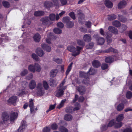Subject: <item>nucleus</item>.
Listing matches in <instances>:
<instances>
[{"label":"nucleus","instance_id":"b1692460","mask_svg":"<svg viewBox=\"0 0 132 132\" xmlns=\"http://www.w3.org/2000/svg\"><path fill=\"white\" fill-rule=\"evenodd\" d=\"M93 66L95 68H98L101 65V64L98 60H94L92 63Z\"/></svg>","mask_w":132,"mask_h":132},{"label":"nucleus","instance_id":"7ed1b4c3","mask_svg":"<svg viewBox=\"0 0 132 132\" xmlns=\"http://www.w3.org/2000/svg\"><path fill=\"white\" fill-rule=\"evenodd\" d=\"M28 69L29 71L34 73L36 71L38 72H40L41 70L40 65L37 63H35L34 65L33 64L29 65Z\"/></svg>","mask_w":132,"mask_h":132},{"label":"nucleus","instance_id":"a878e982","mask_svg":"<svg viewBox=\"0 0 132 132\" xmlns=\"http://www.w3.org/2000/svg\"><path fill=\"white\" fill-rule=\"evenodd\" d=\"M72 116L69 114H66L64 117V119L67 121H71L72 119Z\"/></svg>","mask_w":132,"mask_h":132},{"label":"nucleus","instance_id":"2eb2a0df","mask_svg":"<svg viewBox=\"0 0 132 132\" xmlns=\"http://www.w3.org/2000/svg\"><path fill=\"white\" fill-rule=\"evenodd\" d=\"M126 5V2L125 1H122L118 4V7L119 9H121L124 7Z\"/></svg>","mask_w":132,"mask_h":132},{"label":"nucleus","instance_id":"338daca9","mask_svg":"<svg viewBox=\"0 0 132 132\" xmlns=\"http://www.w3.org/2000/svg\"><path fill=\"white\" fill-rule=\"evenodd\" d=\"M60 1L62 5H66L67 3V0H60Z\"/></svg>","mask_w":132,"mask_h":132},{"label":"nucleus","instance_id":"a211bd4d","mask_svg":"<svg viewBox=\"0 0 132 132\" xmlns=\"http://www.w3.org/2000/svg\"><path fill=\"white\" fill-rule=\"evenodd\" d=\"M104 52L106 53L113 52L115 53H118V51L116 49L111 47L108 49L105 50L104 51Z\"/></svg>","mask_w":132,"mask_h":132},{"label":"nucleus","instance_id":"20e7f679","mask_svg":"<svg viewBox=\"0 0 132 132\" xmlns=\"http://www.w3.org/2000/svg\"><path fill=\"white\" fill-rule=\"evenodd\" d=\"M80 76L81 77H83L84 79L83 80L82 83L88 85L89 83V79L88 78V74L85 73L84 72H80Z\"/></svg>","mask_w":132,"mask_h":132},{"label":"nucleus","instance_id":"4d7b16f0","mask_svg":"<svg viewBox=\"0 0 132 132\" xmlns=\"http://www.w3.org/2000/svg\"><path fill=\"white\" fill-rule=\"evenodd\" d=\"M54 61L57 63H61L62 62V60L59 58H54Z\"/></svg>","mask_w":132,"mask_h":132},{"label":"nucleus","instance_id":"680f3d73","mask_svg":"<svg viewBox=\"0 0 132 132\" xmlns=\"http://www.w3.org/2000/svg\"><path fill=\"white\" fill-rule=\"evenodd\" d=\"M51 127L52 129H56L57 128V126L56 124L53 123L51 125Z\"/></svg>","mask_w":132,"mask_h":132},{"label":"nucleus","instance_id":"09e8293b","mask_svg":"<svg viewBox=\"0 0 132 132\" xmlns=\"http://www.w3.org/2000/svg\"><path fill=\"white\" fill-rule=\"evenodd\" d=\"M72 64H73V63H71L68 66V68L67 69V70L66 72V74L67 75L68 74L69 72L71 70V69L72 65Z\"/></svg>","mask_w":132,"mask_h":132},{"label":"nucleus","instance_id":"603ef678","mask_svg":"<svg viewBox=\"0 0 132 132\" xmlns=\"http://www.w3.org/2000/svg\"><path fill=\"white\" fill-rule=\"evenodd\" d=\"M122 125V122H118L117 123H115L114 127L115 128H119L121 127Z\"/></svg>","mask_w":132,"mask_h":132},{"label":"nucleus","instance_id":"72a5a7b5","mask_svg":"<svg viewBox=\"0 0 132 132\" xmlns=\"http://www.w3.org/2000/svg\"><path fill=\"white\" fill-rule=\"evenodd\" d=\"M118 19L121 22H125L127 21V19L125 17H123L122 15L119 14L118 15Z\"/></svg>","mask_w":132,"mask_h":132},{"label":"nucleus","instance_id":"ddd939ff","mask_svg":"<svg viewBox=\"0 0 132 132\" xmlns=\"http://www.w3.org/2000/svg\"><path fill=\"white\" fill-rule=\"evenodd\" d=\"M83 38L84 40L87 43L91 41L92 40L91 36L89 34H86L84 35Z\"/></svg>","mask_w":132,"mask_h":132},{"label":"nucleus","instance_id":"bf43d9fd","mask_svg":"<svg viewBox=\"0 0 132 132\" xmlns=\"http://www.w3.org/2000/svg\"><path fill=\"white\" fill-rule=\"evenodd\" d=\"M57 26L61 28H62L64 27V25L63 23L61 22H59L57 24Z\"/></svg>","mask_w":132,"mask_h":132},{"label":"nucleus","instance_id":"dca6fc26","mask_svg":"<svg viewBox=\"0 0 132 132\" xmlns=\"http://www.w3.org/2000/svg\"><path fill=\"white\" fill-rule=\"evenodd\" d=\"M36 52L37 55L40 57H42L44 54V52L43 50L41 48H39L37 49Z\"/></svg>","mask_w":132,"mask_h":132},{"label":"nucleus","instance_id":"49530a36","mask_svg":"<svg viewBox=\"0 0 132 132\" xmlns=\"http://www.w3.org/2000/svg\"><path fill=\"white\" fill-rule=\"evenodd\" d=\"M59 130L61 132H68V130L67 129L63 126H61L59 128Z\"/></svg>","mask_w":132,"mask_h":132},{"label":"nucleus","instance_id":"c85d7f7f","mask_svg":"<svg viewBox=\"0 0 132 132\" xmlns=\"http://www.w3.org/2000/svg\"><path fill=\"white\" fill-rule=\"evenodd\" d=\"M53 4L52 2L47 1L44 4V6L47 8H50L52 6Z\"/></svg>","mask_w":132,"mask_h":132},{"label":"nucleus","instance_id":"8fccbe9b","mask_svg":"<svg viewBox=\"0 0 132 132\" xmlns=\"http://www.w3.org/2000/svg\"><path fill=\"white\" fill-rule=\"evenodd\" d=\"M43 86L45 89L47 90L48 88V85L47 82L45 81H44L43 82Z\"/></svg>","mask_w":132,"mask_h":132},{"label":"nucleus","instance_id":"f8f14e48","mask_svg":"<svg viewBox=\"0 0 132 132\" xmlns=\"http://www.w3.org/2000/svg\"><path fill=\"white\" fill-rule=\"evenodd\" d=\"M77 15H79V19H83L84 18V15L82 12V11L79 9H76L74 10Z\"/></svg>","mask_w":132,"mask_h":132},{"label":"nucleus","instance_id":"f03ea898","mask_svg":"<svg viewBox=\"0 0 132 132\" xmlns=\"http://www.w3.org/2000/svg\"><path fill=\"white\" fill-rule=\"evenodd\" d=\"M82 48L78 46H77L76 48L73 46H71L68 47V50L71 52H72V55L74 56H76L78 55L80 53V51Z\"/></svg>","mask_w":132,"mask_h":132},{"label":"nucleus","instance_id":"0eeeda50","mask_svg":"<svg viewBox=\"0 0 132 132\" xmlns=\"http://www.w3.org/2000/svg\"><path fill=\"white\" fill-rule=\"evenodd\" d=\"M40 20L43 24L45 25H49L52 23V22L50 20L48 17L47 16L42 18Z\"/></svg>","mask_w":132,"mask_h":132},{"label":"nucleus","instance_id":"39448f33","mask_svg":"<svg viewBox=\"0 0 132 132\" xmlns=\"http://www.w3.org/2000/svg\"><path fill=\"white\" fill-rule=\"evenodd\" d=\"M66 86H64L62 89L61 88H57V89L56 91L55 96L57 97H61L64 94V91L63 90L66 88Z\"/></svg>","mask_w":132,"mask_h":132},{"label":"nucleus","instance_id":"f257e3e1","mask_svg":"<svg viewBox=\"0 0 132 132\" xmlns=\"http://www.w3.org/2000/svg\"><path fill=\"white\" fill-rule=\"evenodd\" d=\"M17 114L16 113L12 112L10 114L6 112H3L1 115V119L3 123H5L9 121H13L17 118Z\"/></svg>","mask_w":132,"mask_h":132},{"label":"nucleus","instance_id":"aec40b11","mask_svg":"<svg viewBox=\"0 0 132 132\" xmlns=\"http://www.w3.org/2000/svg\"><path fill=\"white\" fill-rule=\"evenodd\" d=\"M108 30L110 31L115 34H117L118 33L117 29L113 26H109L108 28Z\"/></svg>","mask_w":132,"mask_h":132},{"label":"nucleus","instance_id":"69168bd1","mask_svg":"<svg viewBox=\"0 0 132 132\" xmlns=\"http://www.w3.org/2000/svg\"><path fill=\"white\" fill-rule=\"evenodd\" d=\"M70 16L73 20H75L76 19L75 14L74 12H72L69 13Z\"/></svg>","mask_w":132,"mask_h":132},{"label":"nucleus","instance_id":"4468645a","mask_svg":"<svg viewBox=\"0 0 132 132\" xmlns=\"http://www.w3.org/2000/svg\"><path fill=\"white\" fill-rule=\"evenodd\" d=\"M49 85L52 87L56 86L58 83L56 80L53 78H50L48 81Z\"/></svg>","mask_w":132,"mask_h":132},{"label":"nucleus","instance_id":"7c9ffc66","mask_svg":"<svg viewBox=\"0 0 132 132\" xmlns=\"http://www.w3.org/2000/svg\"><path fill=\"white\" fill-rule=\"evenodd\" d=\"M105 61L107 63H111L114 61L113 58L111 56H109L105 59Z\"/></svg>","mask_w":132,"mask_h":132},{"label":"nucleus","instance_id":"774afa93","mask_svg":"<svg viewBox=\"0 0 132 132\" xmlns=\"http://www.w3.org/2000/svg\"><path fill=\"white\" fill-rule=\"evenodd\" d=\"M84 97L83 96H81L79 97L78 99L79 101V102H82L84 100Z\"/></svg>","mask_w":132,"mask_h":132},{"label":"nucleus","instance_id":"1a4fd4ad","mask_svg":"<svg viewBox=\"0 0 132 132\" xmlns=\"http://www.w3.org/2000/svg\"><path fill=\"white\" fill-rule=\"evenodd\" d=\"M17 98L16 96H13L9 98L7 101V102L9 104H12L15 105Z\"/></svg>","mask_w":132,"mask_h":132},{"label":"nucleus","instance_id":"4c0bfd02","mask_svg":"<svg viewBox=\"0 0 132 132\" xmlns=\"http://www.w3.org/2000/svg\"><path fill=\"white\" fill-rule=\"evenodd\" d=\"M77 43L78 45L82 46H84L85 45V43L82 40H78Z\"/></svg>","mask_w":132,"mask_h":132},{"label":"nucleus","instance_id":"393cba45","mask_svg":"<svg viewBox=\"0 0 132 132\" xmlns=\"http://www.w3.org/2000/svg\"><path fill=\"white\" fill-rule=\"evenodd\" d=\"M104 4L105 5L109 8H111L112 7L113 4L109 0H106L105 1Z\"/></svg>","mask_w":132,"mask_h":132},{"label":"nucleus","instance_id":"c03bdc74","mask_svg":"<svg viewBox=\"0 0 132 132\" xmlns=\"http://www.w3.org/2000/svg\"><path fill=\"white\" fill-rule=\"evenodd\" d=\"M70 18L69 17H64L63 18L62 21L63 22L67 24L70 21Z\"/></svg>","mask_w":132,"mask_h":132},{"label":"nucleus","instance_id":"3c124183","mask_svg":"<svg viewBox=\"0 0 132 132\" xmlns=\"http://www.w3.org/2000/svg\"><path fill=\"white\" fill-rule=\"evenodd\" d=\"M96 72L97 71L95 70L90 68L88 72L90 75H93L96 73Z\"/></svg>","mask_w":132,"mask_h":132},{"label":"nucleus","instance_id":"423d86ee","mask_svg":"<svg viewBox=\"0 0 132 132\" xmlns=\"http://www.w3.org/2000/svg\"><path fill=\"white\" fill-rule=\"evenodd\" d=\"M37 93L40 96H42L44 94V89L43 87L42 84L39 83L37 85Z\"/></svg>","mask_w":132,"mask_h":132},{"label":"nucleus","instance_id":"5fc2aeb1","mask_svg":"<svg viewBox=\"0 0 132 132\" xmlns=\"http://www.w3.org/2000/svg\"><path fill=\"white\" fill-rule=\"evenodd\" d=\"M115 123L116 122L114 120H111L109 123L108 126L109 127H111L113 125L115 126Z\"/></svg>","mask_w":132,"mask_h":132},{"label":"nucleus","instance_id":"79ce46f5","mask_svg":"<svg viewBox=\"0 0 132 132\" xmlns=\"http://www.w3.org/2000/svg\"><path fill=\"white\" fill-rule=\"evenodd\" d=\"M66 101V100L65 99L62 100L60 104L57 106V108L60 109L64 105V103Z\"/></svg>","mask_w":132,"mask_h":132},{"label":"nucleus","instance_id":"f704fd0d","mask_svg":"<svg viewBox=\"0 0 132 132\" xmlns=\"http://www.w3.org/2000/svg\"><path fill=\"white\" fill-rule=\"evenodd\" d=\"M126 95L127 99H130L132 97V92L130 91H128L127 92Z\"/></svg>","mask_w":132,"mask_h":132},{"label":"nucleus","instance_id":"5701e85b","mask_svg":"<svg viewBox=\"0 0 132 132\" xmlns=\"http://www.w3.org/2000/svg\"><path fill=\"white\" fill-rule=\"evenodd\" d=\"M42 46L43 49L47 52H50L51 50V47L46 44H43L42 45Z\"/></svg>","mask_w":132,"mask_h":132},{"label":"nucleus","instance_id":"a19ab883","mask_svg":"<svg viewBox=\"0 0 132 132\" xmlns=\"http://www.w3.org/2000/svg\"><path fill=\"white\" fill-rule=\"evenodd\" d=\"M66 25L67 28H71L74 26V23L70 21L66 24Z\"/></svg>","mask_w":132,"mask_h":132},{"label":"nucleus","instance_id":"412c9836","mask_svg":"<svg viewBox=\"0 0 132 132\" xmlns=\"http://www.w3.org/2000/svg\"><path fill=\"white\" fill-rule=\"evenodd\" d=\"M29 106L30 108L31 113H32L34 111V106L32 100H31L29 101Z\"/></svg>","mask_w":132,"mask_h":132},{"label":"nucleus","instance_id":"6e6552de","mask_svg":"<svg viewBox=\"0 0 132 132\" xmlns=\"http://www.w3.org/2000/svg\"><path fill=\"white\" fill-rule=\"evenodd\" d=\"M96 40H97V44L99 45H102L104 43L105 40L102 37H99L98 35L97 34L94 35L93 36Z\"/></svg>","mask_w":132,"mask_h":132},{"label":"nucleus","instance_id":"e433bc0d","mask_svg":"<svg viewBox=\"0 0 132 132\" xmlns=\"http://www.w3.org/2000/svg\"><path fill=\"white\" fill-rule=\"evenodd\" d=\"M54 32L56 34H61L62 31L61 29L58 28H55L53 29Z\"/></svg>","mask_w":132,"mask_h":132},{"label":"nucleus","instance_id":"bb28decb","mask_svg":"<svg viewBox=\"0 0 132 132\" xmlns=\"http://www.w3.org/2000/svg\"><path fill=\"white\" fill-rule=\"evenodd\" d=\"M41 38L40 35L38 34H36L34 36V39L35 42H39Z\"/></svg>","mask_w":132,"mask_h":132},{"label":"nucleus","instance_id":"9b49d317","mask_svg":"<svg viewBox=\"0 0 132 132\" xmlns=\"http://www.w3.org/2000/svg\"><path fill=\"white\" fill-rule=\"evenodd\" d=\"M27 126L26 121H22L21 125L18 129V131L19 132H23L27 127Z\"/></svg>","mask_w":132,"mask_h":132},{"label":"nucleus","instance_id":"473e14b6","mask_svg":"<svg viewBox=\"0 0 132 132\" xmlns=\"http://www.w3.org/2000/svg\"><path fill=\"white\" fill-rule=\"evenodd\" d=\"M117 15L114 14H112L108 15V19L109 20H113L116 19Z\"/></svg>","mask_w":132,"mask_h":132},{"label":"nucleus","instance_id":"6e6d98bb","mask_svg":"<svg viewBox=\"0 0 132 132\" xmlns=\"http://www.w3.org/2000/svg\"><path fill=\"white\" fill-rule=\"evenodd\" d=\"M108 67V64L105 63H103L101 65V68L102 70H105Z\"/></svg>","mask_w":132,"mask_h":132},{"label":"nucleus","instance_id":"864d4df0","mask_svg":"<svg viewBox=\"0 0 132 132\" xmlns=\"http://www.w3.org/2000/svg\"><path fill=\"white\" fill-rule=\"evenodd\" d=\"M28 73V71L27 69H24L21 73V76H25Z\"/></svg>","mask_w":132,"mask_h":132},{"label":"nucleus","instance_id":"c756f323","mask_svg":"<svg viewBox=\"0 0 132 132\" xmlns=\"http://www.w3.org/2000/svg\"><path fill=\"white\" fill-rule=\"evenodd\" d=\"M65 111L67 113H73L74 112L73 108L72 106L67 107L66 108Z\"/></svg>","mask_w":132,"mask_h":132},{"label":"nucleus","instance_id":"6ab92c4d","mask_svg":"<svg viewBox=\"0 0 132 132\" xmlns=\"http://www.w3.org/2000/svg\"><path fill=\"white\" fill-rule=\"evenodd\" d=\"M58 72V70L57 69H53L51 70L50 72V75L51 77H55Z\"/></svg>","mask_w":132,"mask_h":132},{"label":"nucleus","instance_id":"13d9d810","mask_svg":"<svg viewBox=\"0 0 132 132\" xmlns=\"http://www.w3.org/2000/svg\"><path fill=\"white\" fill-rule=\"evenodd\" d=\"M112 35H107L106 36V38L107 39V42L108 43H110L112 41V40L110 38Z\"/></svg>","mask_w":132,"mask_h":132},{"label":"nucleus","instance_id":"de8ad7c7","mask_svg":"<svg viewBox=\"0 0 132 132\" xmlns=\"http://www.w3.org/2000/svg\"><path fill=\"white\" fill-rule=\"evenodd\" d=\"M75 108H73V111L76 110H79L80 105L79 103H77L75 104Z\"/></svg>","mask_w":132,"mask_h":132},{"label":"nucleus","instance_id":"0e129e2a","mask_svg":"<svg viewBox=\"0 0 132 132\" xmlns=\"http://www.w3.org/2000/svg\"><path fill=\"white\" fill-rule=\"evenodd\" d=\"M25 92L23 90H21L17 93V95L18 96H21Z\"/></svg>","mask_w":132,"mask_h":132},{"label":"nucleus","instance_id":"37998d69","mask_svg":"<svg viewBox=\"0 0 132 132\" xmlns=\"http://www.w3.org/2000/svg\"><path fill=\"white\" fill-rule=\"evenodd\" d=\"M48 17L50 21H53L55 19V15L54 14L52 13L50 14Z\"/></svg>","mask_w":132,"mask_h":132},{"label":"nucleus","instance_id":"cd10ccee","mask_svg":"<svg viewBox=\"0 0 132 132\" xmlns=\"http://www.w3.org/2000/svg\"><path fill=\"white\" fill-rule=\"evenodd\" d=\"M124 107V104L122 103H120L117 105L116 109L118 111H121L123 109Z\"/></svg>","mask_w":132,"mask_h":132},{"label":"nucleus","instance_id":"ea45409f","mask_svg":"<svg viewBox=\"0 0 132 132\" xmlns=\"http://www.w3.org/2000/svg\"><path fill=\"white\" fill-rule=\"evenodd\" d=\"M94 45V43L91 42L86 46V48L87 49H91L93 48Z\"/></svg>","mask_w":132,"mask_h":132},{"label":"nucleus","instance_id":"e2e57ef3","mask_svg":"<svg viewBox=\"0 0 132 132\" xmlns=\"http://www.w3.org/2000/svg\"><path fill=\"white\" fill-rule=\"evenodd\" d=\"M123 132H132V128H127L123 130Z\"/></svg>","mask_w":132,"mask_h":132},{"label":"nucleus","instance_id":"2f4dec72","mask_svg":"<svg viewBox=\"0 0 132 132\" xmlns=\"http://www.w3.org/2000/svg\"><path fill=\"white\" fill-rule=\"evenodd\" d=\"M112 24L113 26L117 27H120L121 25L120 22L117 20L113 21Z\"/></svg>","mask_w":132,"mask_h":132},{"label":"nucleus","instance_id":"052dcab7","mask_svg":"<svg viewBox=\"0 0 132 132\" xmlns=\"http://www.w3.org/2000/svg\"><path fill=\"white\" fill-rule=\"evenodd\" d=\"M50 128L47 127H44L43 129V132H50Z\"/></svg>","mask_w":132,"mask_h":132},{"label":"nucleus","instance_id":"58836bf2","mask_svg":"<svg viewBox=\"0 0 132 132\" xmlns=\"http://www.w3.org/2000/svg\"><path fill=\"white\" fill-rule=\"evenodd\" d=\"M3 5L5 8H8L10 7V4L8 2L4 1L2 2Z\"/></svg>","mask_w":132,"mask_h":132},{"label":"nucleus","instance_id":"9d476101","mask_svg":"<svg viewBox=\"0 0 132 132\" xmlns=\"http://www.w3.org/2000/svg\"><path fill=\"white\" fill-rule=\"evenodd\" d=\"M76 89L81 95H83L85 94L86 89L84 87L81 85H79V86H77L76 87Z\"/></svg>","mask_w":132,"mask_h":132},{"label":"nucleus","instance_id":"f3484780","mask_svg":"<svg viewBox=\"0 0 132 132\" xmlns=\"http://www.w3.org/2000/svg\"><path fill=\"white\" fill-rule=\"evenodd\" d=\"M36 86V84L35 81L34 80H31L29 82V87L31 89H34Z\"/></svg>","mask_w":132,"mask_h":132},{"label":"nucleus","instance_id":"a18cd8bd","mask_svg":"<svg viewBox=\"0 0 132 132\" xmlns=\"http://www.w3.org/2000/svg\"><path fill=\"white\" fill-rule=\"evenodd\" d=\"M32 57L36 61H39V57L35 53H33L32 54Z\"/></svg>","mask_w":132,"mask_h":132},{"label":"nucleus","instance_id":"c9c22d12","mask_svg":"<svg viewBox=\"0 0 132 132\" xmlns=\"http://www.w3.org/2000/svg\"><path fill=\"white\" fill-rule=\"evenodd\" d=\"M123 114H121L117 117L116 120L118 121H121L123 119Z\"/></svg>","mask_w":132,"mask_h":132},{"label":"nucleus","instance_id":"4be33fe9","mask_svg":"<svg viewBox=\"0 0 132 132\" xmlns=\"http://www.w3.org/2000/svg\"><path fill=\"white\" fill-rule=\"evenodd\" d=\"M44 14V12L43 11H35L34 14V15L36 17L43 16Z\"/></svg>","mask_w":132,"mask_h":132}]
</instances>
